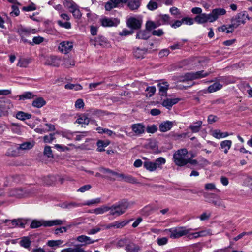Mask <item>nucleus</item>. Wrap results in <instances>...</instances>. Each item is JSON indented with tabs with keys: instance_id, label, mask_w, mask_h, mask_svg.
<instances>
[{
	"instance_id": "obj_4",
	"label": "nucleus",
	"mask_w": 252,
	"mask_h": 252,
	"mask_svg": "<svg viewBox=\"0 0 252 252\" xmlns=\"http://www.w3.org/2000/svg\"><path fill=\"white\" fill-rule=\"evenodd\" d=\"M250 18L246 11H242L233 17L231 20V27L237 28L241 24H244Z\"/></svg>"
},
{
	"instance_id": "obj_18",
	"label": "nucleus",
	"mask_w": 252,
	"mask_h": 252,
	"mask_svg": "<svg viewBox=\"0 0 252 252\" xmlns=\"http://www.w3.org/2000/svg\"><path fill=\"white\" fill-rule=\"evenodd\" d=\"M99 170L103 173L106 174V177L110 180H115L117 178L118 173L116 172L102 167L99 168Z\"/></svg>"
},
{
	"instance_id": "obj_27",
	"label": "nucleus",
	"mask_w": 252,
	"mask_h": 252,
	"mask_svg": "<svg viewBox=\"0 0 252 252\" xmlns=\"http://www.w3.org/2000/svg\"><path fill=\"white\" fill-rule=\"evenodd\" d=\"M202 125V122L201 121H198L190 125L189 126V129H190L193 133L198 132L200 130Z\"/></svg>"
},
{
	"instance_id": "obj_24",
	"label": "nucleus",
	"mask_w": 252,
	"mask_h": 252,
	"mask_svg": "<svg viewBox=\"0 0 252 252\" xmlns=\"http://www.w3.org/2000/svg\"><path fill=\"white\" fill-rule=\"evenodd\" d=\"M232 144V141L229 140L222 141L220 144V149L222 150L225 154H227L231 148Z\"/></svg>"
},
{
	"instance_id": "obj_3",
	"label": "nucleus",
	"mask_w": 252,
	"mask_h": 252,
	"mask_svg": "<svg viewBox=\"0 0 252 252\" xmlns=\"http://www.w3.org/2000/svg\"><path fill=\"white\" fill-rule=\"evenodd\" d=\"M166 160L162 157L158 158L154 162L147 160L143 163L144 167L147 170L152 172L157 168H161V165L165 163Z\"/></svg>"
},
{
	"instance_id": "obj_54",
	"label": "nucleus",
	"mask_w": 252,
	"mask_h": 252,
	"mask_svg": "<svg viewBox=\"0 0 252 252\" xmlns=\"http://www.w3.org/2000/svg\"><path fill=\"white\" fill-rule=\"evenodd\" d=\"M57 23L60 27L64 28L66 29H69L71 28V23L68 21L65 22H63L61 20H58L57 21Z\"/></svg>"
},
{
	"instance_id": "obj_41",
	"label": "nucleus",
	"mask_w": 252,
	"mask_h": 252,
	"mask_svg": "<svg viewBox=\"0 0 252 252\" xmlns=\"http://www.w3.org/2000/svg\"><path fill=\"white\" fill-rule=\"evenodd\" d=\"M63 241L62 240H49L47 242L48 246L52 248L58 247L62 245Z\"/></svg>"
},
{
	"instance_id": "obj_57",
	"label": "nucleus",
	"mask_w": 252,
	"mask_h": 252,
	"mask_svg": "<svg viewBox=\"0 0 252 252\" xmlns=\"http://www.w3.org/2000/svg\"><path fill=\"white\" fill-rule=\"evenodd\" d=\"M158 7V4L156 2L150 1L147 5V8L150 10H154Z\"/></svg>"
},
{
	"instance_id": "obj_22",
	"label": "nucleus",
	"mask_w": 252,
	"mask_h": 252,
	"mask_svg": "<svg viewBox=\"0 0 252 252\" xmlns=\"http://www.w3.org/2000/svg\"><path fill=\"white\" fill-rule=\"evenodd\" d=\"M131 220H124L121 221H116L114 222L113 223L110 224L108 226L107 228H110L112 227L115 228H122L125 226H126V224H127Z\"/></svg>"
},
{
	"instance_id": "obj_63",
	"label": "nucleus",
	"mask_w": 252,
	"mask_h": 252,
	"mask_svg": "<svg viewBox=\"0 0 252 252\" xmlns=\"http://www.w3.org/2000/svg\"><path fill=\"white\" fill-rule=\"evenodd\" d=\"M91 187L92 186L89 184L85 185L79 188L78 189L77 191L83 193L86 191L89 190L91 188Z\"/></svg>"
},
{
	"instance_id": "obj_29",
	"label": "nucleus",
	"mask_w": 252,
	"mask_h": 252,
	"mask_svg": "<svg viewBox=\"0 0 252 252\" xmlns=\"http://www.w3.org/2000/svg\"><path fill=\"white\" fill-rule=\"evenodd\" d=\"M109 207L106 205H103L100 207L92 210L90 212L96 215L103 214L109 211Z\"/></svg>"
},
{
	"instance_id": "obj_55",
	"label": "nucleus",
	"mask_w": 252,
	"mask_h": 252,
	"mask_svg": "<svg viewBox=\"0 0 252 252\" xmlns=\"http://www.w3.org/2000/svg\"><path fill=\"white\" fill-rule=\"evenodd\" d=\"M153 211V208L151 206H147L143 208L142 210V213L143 215L148 216L150 215Z\"/></svg>"
},
{
	"instance_id": "obj_32",
	"label": "nucleus",
	"mask_w": 252,
	"mask_h": 252,
	"mask_svg": "<svg viewBox=\"0 0 252 252\" xmlns=\"http://www.w3.org/2000/svg\"><path fill=\"white\" fill-rule=\"evenodd\" d=\"M46 224H47V221L44 220H33L32 221V222L30 225V227L32 228H37L41 226H47Z\"/></svg>"
},
{
	"instance_id": "obj_5",
	"label": "nucleus",
	"mask_w": 252,
	"mask_h": 252,
	"mask_svg": "<svg viewBox=\"0 0 252 252\" xmlns=\"http://www.w3.org/2000/svg\"><path fill=\"white\" fill-rule=\"evenodd\" d=\"M209 73H204V71H199L196 72H189L185 74V75L181 76L179 78V81L185 82L194 79H199L208 76Z\"/></svg>"
},
{
	"instance_id": "obj_13",
	"label": "nucleus",
	"mask_w": 252,
	"mask_h": 252,
	"mask_svg": "<svg viewBox=\"0 0 252 252\" xmlns=\"http://www.w3.org/2000/svg\"><path fill=\"white\" fill-rule=\"evenodd\" d=\"M61 61V58L55 56H50L46 59L45 64L54 67H58Z\"/></svg>"
},
{
	"instance_id": "obj_10",
	"label": "nucleus",
	"mask_w": 252,
	"mask_h": 252,
	"mask_svg": "<svg viewBox=\"0 0 252 252\" xmlns=\"http://www.w3.org/2000/svg\"><path fill=\"white\" fill-rule=\"evenodd\" d=\"M73 48V43L69 41L61 42L58 46L59 51L64 54L69 52Z\"/></svg>"
},
{
	"instance_id": "obj_47",
	"label": "nucleus",
	"mask_w": 252,
	"mask_h": 252,
	"mask_svg": "<svg viewBox=\"0 0 252 252\" xmlns=\"http://www.w3.org/2000/svg\"><path fill=\"white\" fill-rule=\"evenodd\" d=\"M63 64L66 67H69L75 65L73 60L69 57L63 59Z\"/></svg>"
},
{
	"instance_id": "obj_58",
	"label": "nucleus",
	"mask_w": 252,
	"mask_h": 252,
	"mask_svg": "<svg viewBox=\"0 0 252 252\" xmlns=\"http://www.w3.org/2000/svg\"><path fill=\"white\" fill-rule=\"evenodd\" d=\"M71 225L67 226V227H62L60 228H57L55 230L54 233L56 235H58L59 233H63L64 232H66L67 230V228H70L71 227Z\"/></svg>"
},
{
	"instance_id": "obj_12",
	"label": "nucleus",
	"mask_w": 252,
	"mask_h": 252,
	"mask_svg": "<svg viewBox=\"0 0 252 252\" xmlns=\"http://www.w3.org/2000/svg\"><path fill=\"white\" fill-rule=\"evenodd\" d=\"M101 25L105 27H116L119 23V21L117 19H111L105 17L100 20Z\"/></svg>"
},
{
	"instance_id": "obj_33",
	"label": "nucleus",
	"mask_w": 252,
	"mask_h": 252,
	"mask_svg": "<svg viewBox=\"0 0 252 252\" xmlns=\"http://www.w3.org/2000/svg\"><path fill=\"white\" fill-rule=\"evenodd\" d=\"M46 104V101L42 97H38L32 101V105L36 108H40Z\"/></svg>"
},
{
	"instance_id": "obj_62",
	"label": "nucleus",
	"mask_w": 252,
	"mask_h": 252,
	"mask_svg": "<svg viewBox=\"0 0 252 252\" xmlns=\"http://www.w3.org/2000/svg\"><path fill=\"white\" fill-rule=\"evenodd\" d=\"M158 128L155 125L148 126L146 128L147 132L149 133H154L156 132Z\"/></svg>"
},
{
	"instance_id": "obj_39",
	"label": "nucleus",
	"mask_w": 252,
	"mask_h": 252,
	"mask_svg": "<svg viewBox=\"0 0 252 252\" xmlns=\"http://www.w3.org/2000/svg\"><path fill=\"white\" fill-rule=\"evenodd\" d=\"M147 30L140 31L136 34V38L139 39L147 40L150 37L149 32Z\"/></svg>"
},
{
	"instance_id": "obj_46",
	"label": "nucleus",
	"mask_w": 252,
	"mask_h": 252,
	"mask_svg": "<svg viewBox=\"0 0 252 252\" xmlns=\"http://www.w3.org/2000/svg\"><path fill=\"white\" fill-rule=\"evenodd\" d=\"M31 242L29 238L26 237L22 238L21 240L20 241V245L25 248H29L31 245Z\"/></svg>"
},
{
	"instance_id": "obj_64",
	"label": "nucleus",
	"mask_w": 252,
	"mask_h": 252,
	"mask_svg": "<svg viewBox=\"0 0 252 252\" xmlns=\"http://www.w3.org/2000/svg\"><path fill=\"white\" fill-rule=\"evenodd\" d=\"M84 106V103L82 99H78L75 103V106L76 108L81 109L83 108Z\"/></svg>"
},
{
	"instance_id": "obj_17",
	"label": "nucleus",
	"mask_w": 252,
	"mask_h": 252,
	"mask_svg": "<svg viewBox=\"0 0 252 252\" xmlns=\"http://www.w3.org/2000/svg\"><path fill=\"white\" fill-rule=\"evenodd\" d=\"M141 248V246L129 242L126 246L125 250L126 252H140Z\"/></svg>"
},
{
	"instance_id": "obj_31",
	"label": "nucleus",
	"mask_w": 252,
	"mask_h": 252,
	"mask_svg": "<svg viewBox=\"0 0 252 252\" xmlns=\"http://www.w3.org/2000/svg\"><path fill=\"white\" fill-rule=\"evenodd\" d=\"M160 95L166 96L167 91L169 88V84L167 82H164L158 84Z\"/></svg>"
},
{
	"instance_id": "obj_48",
	"label": "nucleus",
	"mask_w": 252,
	"mask_h": 252,
	"mask_svg": "<svg viewBox=\"0 0 252 252\" xmlns=\"http://www.w3.org/2000/svg\"><path fill=\"white\" fill-rule=\"evenodd\" d=\"M204 188L206 190L215 191L216 192L220 191L216 187L215 184L212 183L206 184L204 186Z\"/></svg>"
},
{
	"instance_id": "obj_35",
	"label": "nucleus",
	"mask_w": 252,
	"mask_h": 252,
	"mask_svg": "<svg viewBox=\"0 0 252 252\" xmlns=\"http://www.w3.org/2000/svg\"><path fill=\"white\" fill-rule=\"evenodd\" d=\"M95 43L94 44V46H96V45H99L101 46L106 47L108 45V43L107 42L106 38L102 36H100L95 38Z\"/></svg>"
},
{
	"instance_id": "obj_11",
	"label": "nucleus",
	"mask_w": 252,
	"mask_h": 252,
	"mask_svg": "<svg viewBox=\"0 0 252 252\" xmlns=\"http://www.w3.org/2000/svg\"><path fill=\"white\" fill-rule=\"evenodd\" d=\"M131 128L135 136H141L145 131V126L142 123L132 124Z\"/></svg>"
},
{
	"instance_id": "obj_40",
	"label": "nucleus",
	"mask_w": 252,
	"mask_h": 252,
	"mask_svg": "<svg viewBox=\"0 0 252 252\" xmlns=\"http://www.w3.org/2000/svg\"><path fill=\"white\" fill-rule=\"evenodd\" d=\"M110 144V142L108 140L107 141H102V140H98L97 142V150L99 152H102L104 151V148L107 147Z\"/></svg>"
},
{
	"instance_id": "obj_52",
	"label": "nucleus",
	"mask_w": 252,
	"mask_h": 252,
	"mask_svg": "<svg viewBox=\"0 0 252 252\" xmlns=\"http://www.w3.org/2000/svg\"><path fill=\"white\" fill-rule=\"evenodd\" d=\"M159 25H157L152 21H148L146 24V28L147 31H151L156 28Z\"/></svg>"
},
{
	"instance_id": "obj_45",
	"label": "nucleus",
	"mask_w": 252,
	"mask_h": 252,
	"mask_svg": "<svg viewBox=\"0 0 252 252\" xmlns=\"http://www.w3.org/2000/svg\"><path fill=\"white\" fill-rule=\"evenodd\" d=\"M243 176L245 177L243 184L248 186L252 190V177L246 174H243Z\"/></svg>"
},
{
	"instance_id": "obj_23",
	"label": "nucleus",
	"mask_w": 252,
	"mask_h": 252,
	"mask_svg": "<svg viewBox=\"0 0 252 252\" xmlns=\"http://www.w3.org/2000/svg\"><path fill=\"white\" fill-rule=\"evenodd\" d=\"M59 180L61 183L63 182V179L61 178L59 176L56 177L54 176H49L44 178V183L48 185L54 184L56 181Z\"/></svg>"
},
{
	"instance_id": "obj_59",
	"label": "nucleus",
	"mask_w": 252,
	"mask_h": 252,
	"mask_svg": "<svg viewBox=\"0 0 252 252\" xmlns=\"http://www.w3.org/2000/svg\"><path fill=\"white\" fill-rule=\"evenodd\" d=\"M44 154L49 158L53 157L52 151L50 146H46L45 147Z\"/></svg>"
},
{
	"instance_id": "obj_36",
	"label": "nucleus",
	"mask_w": 252,
	"mask_h": 252,
	"mask_svg": "<svg viewBox=\"0 0 252 252\" xmlns=\"http://www.w3.org/2000/svg\"><path fill=\"white\" fill-rule=\"evenodd\" d=\"M34 145V142H26L22 143L21 144L18 145L20 150H28L31 149Z\"/></svg>"
},
{
	"instance_id": "obj_25",
	"label": "nucleus",
	"mask_w": 252,
	"mask_h": 252,
	"mask_svg": "<svg viewBox=\"0 0 252 252\" xmlns=\"http://www.w3.org/2000/svg\"><path fill=\"white\" fill-rule=\"evenodd\" d=\"M173 125V122L169 121H167L161 123L159 125V130L161 132H166L171 129Z\"/></svg>"
},
{
	"instance_id": "obj_28",
	"label": "nucleus",
	"mask_w": 252,
	"mask_h": 252,
	"mask_svg": "<svg viewBox=\"0 0 252 252\" xmlns=\"http://www.w3.org/2000/svg\"><path fill=\"white\" fill-rule=\"evenodd\" d=\"M146 52L147 49L145 48L141 49L137 47L133 49V55L137 59L143 58Z\"/></svg>"
},
{
	"instance_id": "obj_37",
	"label": "nucleus",
	"mask_w": 252,
	"mask_h": 252,
	"mask_svg": "<svg viewBox=\"0 0 252 252\" xmlns=\"http://www.w3.org/2000/svg\"><path fill=\"white\" fill-rule=\"evenodd\" d=\"M11 224L13 226H19L21 228H24L26 224V221L21 219H14L11 220Z\"/></svg>"
},
{
	"instance_id": "obj_60",
	"label": "nucleus",
	"mask_w": 252,
	"mask_h": 252,
	"mask_svg": "<svg viewBox=\"0 0 252 252\" xmlns=\"http://www.w3.org/2000/svg\"><path fill=\"white\" fill-rule=\"evenodd\" d=\"M157 242L159 246L164 245L167 243L168 238L165 237L162 238H158L157 239Z\"/></svg>"
},
{
	"instance_id": "obj_49",
	"label": "nucleus",
	"mask_w": 252,
	"mask_h": 252,
	"mask_svg": "<svg viewBox=\"0 0 252 252\" xmlns=\"http://www.w3.org/2000/svg\"><path fill=\"white\" fill-rule=\"evenodd\" d=\"M89 118L85 115L80 116L76 121V123L79 124H88Z\"/></svg>"
},
{
	"instance_id": "obj_53",
	"label": "nucleus",
	"mask_w": 252,
	"mask_h": 252,
	"mask_svg": "<svg viewBox=\"0 0 252 252\" xmlns=\"http://www.w3.org/2000/svg\"><path fill=\"white\" fill-rule=\"evenodd\" d=\"M17 5L15 4L11 6L12 11L10 13V15L11 16H17L19 15L20 11Z\"/></svg>"
},
{
	"instance_id": "obj_20",
	"label": "nucleus",
	"mask_w": 252,
	"mask_h": 252,
	"mask_svg": "<svg viewBox=\"0 0 252 252\" xmlns=\"http://www.w3.org/2000/svg\"><path fill=\"white\" fill-rule=\"evenodd\" d=\"M127 7L132 11L137 10L141 5L140 0H128Z\"/></svg>"
},
{
	"instance_id": "obj_7",
	"label": "nucleus",
	"mask_w": 252,
	"mask_h": 252,
	"mask_svg": "<svg viewBox=\"0 0 252 252\" xmlns=\"http://www.w3.org/2000/svg\"><path fill=\"white\" fill-rule=\"evenodd\" d=\"M35 29H28L22 26L18 27L16 29V32L21 36L22 41L29 44H32V43L25 37L29 36L32 33H35Z\"/></svg>"
},
{
	"instance_id": "obj_34",
	"label": "nucleus",
	"mask_w": 252,
	"mask_h": 252,
	"mask_svg": "<svg viewBox=\"0 0 252 252\" xmlns=\"http://www.w3.org/2000/svg\"><path fill=\"white\" fill-rule=\"evenodd\" d=\"M16 118L20 120L24 121L32 118V115L23 111H18L16 114Z\"/></svg>"
},
{
	"instance_id": "obj_16",
	"label": "nucleus",
	"mask_w": 252,
	"mask_h": 252,
	"mask_svg": "<svg viewBox=\"0 0 252 252\" xmlns=\"http://www.w3.org/2000/svg\"><path fill=\"white\" fill-rule=\"evenodd\" d=\"M142 20L133 17L129 18L127 22L128 27L132 29H138L140 28Z\"/></svg>"
},
{
	"instance_id": "obj_6",
	"label": "nucleus",
	"mask_w": 252,
	"mask_h": 252,
	"mask_svg": "<svg viewBox=\"0 0 252 252\" xmlns=\"http://www.w3.org/2000/svg\"><path fill=\"white\" fill-rule=\"evenodd\" d=\"M191 229H186L185 227H180L166 229L165 231L170 232V236L171 238H177L189 234Z\"/></svg>"
},
{
	"instance_id": "obj_56",
	"label": "nucleus",
	"mask_w": 252,
	"mask_h": 252,
	"mask_svg": "<svg viewBox=\"0 0 252 252\" xmlns=\"http://www.w3.org/2000/svg\"><path fill=\"white\" fill-rule=\"evenodd\" d=\"M125 182L129 183L131 184H137L138 182L131 175H127L126 177L125 178Z\"/></svg>"
},
{
	"instance_id": "obj_51",
	"label": "nucleus",
	"mask_w": 252,
	"mask_h": 252,
	"mask_svg": "<svg viewBox=\"0 0 252 252\" xmlns=\"http://www.w3.org/2000/svg\"><path fill=\"white\" fill-rule=\"evenodd\" d=\"M35 95L33 94L32 93L30 92H27L24 93L23 94L19 96L20 99H32L34 98Z\"/></svg>"
},
{
	"instance_id": "obj_26",
	"label": "nucleus",
	"mask_w": 252,
	"mask_h": 252,
	"mask_svg": "<svg viewBox=\"0 0 252 252\" xmlns=\"http://www.w3.org/2000/svg\"><path fill=\"white\" fill-rule=\"evenodd\" d=\"M213 195V199L209 200L208 202L210 203L213 204L215 206L225 208V205L221 200V199L219 196L216 195Z\"/></svg>"
},
{
	"instance_id": "obj_50",
	"label": "nucleus",
	"mask_w": 252,
	"mask_h": 252,
	"mask_svg": "<svg viewBox=\"0 0 252 252\" xmlns=\"http://www.w3.org/2000/svg\"><path fill=\"white\" fill-rule=\"evenodd\" d=\"M101 202V198H97L93 199H91L90 200H88L85 203H83V206L87 205V206H91L93 205L97 204Z\"/></svg>"
},
{
	"instance_id": "obj_2",
	"label": "nucleus",
	"mask_w": 252,
	"mask_h": 252,
	"mask_svg": "<svg viewBox=\"0 0 252 252\" xmlns=\"http://www.w3.org/2000/svg\"><path fill=\"white\" fill-rule=\"evenodd\" d=\"M186 149L178 150L173 155V160L175 163L179 166H183L188 163V156Z\"/></svg>"
},
{
	"instance_id": "obj_30",
	"label": "nucleus",
	"mask_w": 252,
	"mask_h": 252,
	"mask_svg": "<svg viewBox=\"0 0 252 252\" xmlns=\"http://www.w3.org/2000/svg\"><path fill=\"white\" fill-rule=\"evenodd\" d=\"M20 149L18 145H16L14 147H11L7 151L6 155L8 156L16 157L20 155Z\"/></svg>"
},
{
	"instance_id": "obj_14",
	"label": "nucleus",
	"mask_w": 252,
	"mask_h": 252,
	"mask_svg": "<svg viewBox=\"0 0 252 252\" xmlns=\"http://www.w3.org/2000/svg\"><path fill=\"white\" fill-rule=\"evenodd\" d=\"M28 192L26 190H23L21 189H11L9 192V195L16 198H21L25 196Z\"/></svg>"
},
{
	"instance_id": "obj_15",
	"label": "nucleus",
	"mask_w": 252,
	"mask_h": 252,
	"mask_svg": "<svg viewBox=\"0 0 252 252\" xmlns=\"http://www.w3.org/2000/svg\"><path fill=\"white\" fill-rule=\"evenodd\" d=\"M210 14L202 13L194 18V21L197 23L201 24L207 22L212 23Z\"/></svg>"
},
{
	"instance_id": "obj_21",
	"label": "nucleus",
	"mask_w": 252,
	"mask_h": 252,
	"mask_svg": "<svg viewBox=\"0 0 252 252\" xmlns=\"http://www.w3.org/2000/svg\"><path fill=\"white\" fill-rule=\"evenodd\" d=\"M179 100V98H167L163 101L162 104L163 106L170 109L173 105L177 103Z\"/></svg>"
},
{
	"instance_id": "obj_42",
	"label": "nucleus",
	"mask_w": 252,
	"mask_h": 252,
	"mask_svg": "<svg viewBox=\"0 0 252 252\" xmlns=\"http://www.w3.org/2000/svg\"><path fill=\"white\" fill-rule=\"evenodd\" d=\"M222 87V85L221 84L218 82H216L208 87V91L209 93H213L220 90Z\"/></svg>"
},
{
	"instance_id": "obj_44",
	"label": "nucleus",
	"mask_w": 252,
	"mask_h": 252,
	"mask_svg": "<svg viewBox=\"0 0 252 252\" xmlns=\"http://www.w3.org/2000/svg\"><path fill=\"white\" fill-rule=\"evenodd\" d=\"M30 61L29 59L20 58L19 59L17 65L20 67H27Z\"/></svg>"
},
{
	"instance_id": "obj_9",
	"label": "nucleus",
	"mask_w": 252,
	"mask_h": 252,
	"mask_svg": "<svg viewBox=\"0 0 252 252\" xmlns=\"http://www.w3.org/2000/svg\"><path fill=\"white\" fill-rule=\"evenodd\" d=\"M226 13V11L224 8H218L212 10L209 13L211 22H213L216 21L220 17L224 15Z\"/></svg>"
},
{
	"instance_id": "obj_8",
	"label": "nucleus",
	"mask_w": 252,
	"mask_h": 252,
	"mask_svg": "<svg viewBox=\"0 0 252 252\" xmlns=\"http://www.w3.org/2000/svg\"><path fill=\"white\" fill-rule=\"evenodd\" d=\"M13 106L9 99H0V117L7 116L8 110Z\"/></svg>"
},
{
	"instance_id": "obj_43",
	"label": "nucleus",
	"mask_w": 252,
	"mask_h": 252,
	"mask_svg": "<svg viewBox=\"0 0 252 252\" xmlns=\"http://www.w3.org/2000/svg\"><path fill=\"white\" fill-rule=\"evenodd\" d=\"M60 252H86L84 249L80 247L68 248L62 250Z\"/></svg>"
},
{
	"instance_id": "obj_1",
	"label": "nucleus",
	"mask_w": 252,
	"mask_h": 252,
	"mask_svg": "<svg viewBox=\"0 0 252 252\" xmlns=\"http://www.w3.org/2000/svg\"><path fill=\"white\" fill-rule=\"evenodd\" d=\"M134 201H128L127 200H123L118 204L109 207L110 214L113 216H119L124 214L126 210L134 204Z\"/></svg>"
},
{
	"instance_id": "obj_19",
	"label": "nucleus",
	"mask_w": 252,
	"mask_h": 252,
	"mask_svg": "<svg viewBox=\"0 0 252 252\" xmlns=\"http://www.w3.org/2000/svg\"><path fill=\"white\" fill-rule=\"evenodd\" d=\"M76 240L82 243L83 245L91 244L98 241L97 240H93L90 237L83 235L78 236Z\"/></svg>"
},
{
	"instance_id": "obj_61",
	"label": "nucleus",
	"mask_w": 252,
	"mask_h": 252,
	"mask_svg": "<svg viewBox=\"0 0 252 252\" xmlns=\"http://www.w3.org/2000/svg\"><path fill=\"white\" fill-rule=\"evenodd\" d=\"M116 7H117V6L114 3L111 2V1L106 2L105 5V8L106 11H110L113 8Z\"/></svg>"
},
{
	"instance_id": "obj_38",
	"label": "nucleus",
	"mask_w": 252,
	"mask_h": 252,
	"mask_svg": "<svg viewBox=\"0 0 252 252\" xmlns=\"http://www.w3.org/2000/svg\"><path fill=\"white\" fill-rule=\"evenodd\" d=\"M66 222L65 220L56 219L54 220L47 221L46 225L47 226H52L54 225H61L64 224Z\"/></svg>"
}]
</instances>
